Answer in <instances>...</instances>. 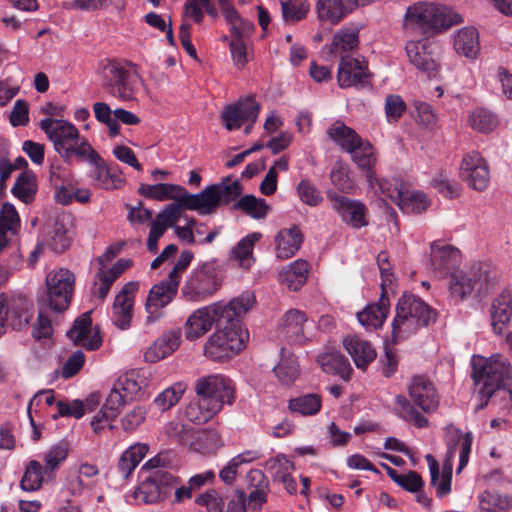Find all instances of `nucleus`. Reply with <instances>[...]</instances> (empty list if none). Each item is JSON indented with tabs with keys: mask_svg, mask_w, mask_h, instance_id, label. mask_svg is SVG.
Masks as SVG:
<instances>
[{
	"mask_svg": "<svg viewBox=\"0 0 512 512\" xmlns=\"http://www.w3.org/2000/svg\"><path fill=\"white\" fill-rule=\"evenodd\" d=\"M445 442L447 445V454L442 465L441 473L436 459L431 454L425 456L431 475V484L436 487V493L439 497H443L451 491L452 461L455 457L457 447H459V465L457 473H460L468 464L473 436L470 432L463 435L460 429L451 425L446 427Z\"/></svg>",
	"mask_w": 512,
	"mask_h": 512,
	"instance_id": "nucleus-1",
	"label": "nucleus"
},
{
	"mask_svg": "<svg viewBox=\"0 0 512 512\" xmlns=\"http://www.w3.org/2000/svg\"><path fill=\"white\" fill-rule=\"evenodd\" d=\"M153 380L154 373L146 368L130 369L119 375L100 410L98 430L105 427L100 425L103 419L109 422L119 415L126 401L140 399Z\"/></svg>",
	"mask_w": 512,
	"mask_h": 512,
	"instance_id": "nucleus-2",
	"label": "nucleus"
},
{
	"mask_svg": "<svg viewBox=\"0 0 512 512\" xmlns=\"http://www.w3.org/2000/svg\"><path fill=\"white\" fill-rule=\"evenodd\" d=\"M472 366V378L483 398L488 400L497 392L512 396V365L505 356L501 354H493L489 358L475 356Z\"/></svg>",
	"mask_w": 512,
	"mask_h": 512,
	"instance_id": "nucleus-3",
	"label": "nucleus"
},
{
	"mask_svg": "<svg viewBox=\"0 0 512 512\" xmlns=\"http://www.w3.org/2000/svg\"><path fill=\"white\" fill-rule=\"evenodd\" d=\"M436 315V311L419 297L404 294L397 303L392 322L393 342L405 340L420 328L428 326L435 321Z\"/></svg>",
	"mask_w": 512,
	"mask_h": 512,
	"instance_id": "nucleus-4",
	"label": "nucleus"
},
{
	"mask_svg": "<svg viewBox=\"0 0 512 512\" xmlns=\"http://www.w3.org/2000/svg\"><path fill=\"white\" fill-rule=\"evenodd\" d=\"M98 76L102 87L114 97L130 101L142 85V79L130 64L105 59L99 63Z\"/></svg>",
	"mask_w": 512,
	"mask_h": 512,
	"instance_id": "nucleus-5",
	"label": "nucleus"
},
{
	"mask_svg": "<svg viewBox=\"0 0 512 512\" xmlns=\"http://www.w3.org/2000/svg\"><path fill=\"white\" fill-rule=\"evenodd\" d=\"M463 22L461 14L450 7L432 2H420L408 7L404 26L408 29L446 30Z\"/></svg>",
	"mask_w": 512,
	"mask_h": 512,
	"instance_id": "nucleus-6",
	"label": "nucleus"
},
{
	"mask_svg": "<svg viewBox=\"0 0 512 512\" xmlns=\"http://www.w3.org/2000/svg\"><path fill=\"white\" fill-rule=\"evenodd\" d=\"M221 328L214 332L204 346L206 357L214 361L230 359L237 355L246 346L248 330L238 322H220Z\"/></svg>",
	"mask_w": 512,
	"mask_h": 512,
	"instance_id": "nucleus-7",
	"label": "nucleus"
},
{
	"mask_svg": "<svg viewBox=\"0 0 512 512\" xmlns=\"http://www.w3.org/2000/svg\"><path fill=\"white\" fill-rule=\"evenodd\" d=\"M241 194V185L238 180L229 178L220 183L208 186L198 194H190L186 190L183 209L197 211L205 215L212 213L221 204H228Z\"/></svg>",
	"mask_w": 512,
	"mask_h": 512,
	"instance_id": "nucleus-8",
	"label": "nucleus"
},
{
	"mask_svg": "<svg viewBox=\"0 0 512 512\" xmlns=\"http://www.w3.org/2000/svg\"><path fill=\"white\" fill-rule=\"evenodd\" d=\"M221 267L217 260L199 263L189 274L182 287V295L189 301H203L221 286Z\"/></svg>",
	"mask_w": 512,
	"mask_h": 512,
	"instance_id": "nucleus-9",
	"label": "nucleus"
},
{
	"mask_svg": "<svg viewBox=\"0 0 512 512\" xmlns=\"http://www.w3.org/2000/svg\"><path fill=\"white\" fill-rule=\"evenodd\" d=\"M486 278V272L478 263L453 270L448 275V300L454 305L467 301L475 291L480 290Z\"/></svg>",
	"mask_w": 512,
	"mask_h": 512,
	"instance_id": "nucleus-10",
	"label": "nucleus"
},
{
	"mask_svg": "<svg viewBox=\"0 0 512 512\" xmlns=\"http://www.w3.org/2000/svg\"><path fill=\"white\" fill-rule=\"evenodd\" d=\"M193 258L194 255L190 250H184L181 252L167 278L150 289L146 300L150 307L158 306L160 308H164L172 301L177 294L182 275L192 262Z\"/></svg>",
	"mask_w": 512,
	"mask_h": 512,
	"instance_id": "nucleus-11",
	"label": "nucleus"
},
{
	"mask_svg": "<svg viewBox=\"0 0 512 512\" xmlns=\"http://www.w3.org/2000/svg\"><path fill=\"white\" fill-rule=\"evenodd\" d=\"M47 302L54 312H63L71 303L75 277L68 269L61 268L46 276Z\"/></svg>",
	"mask_w": 512,
	"mask_h": 512,
	"instance_id": "nucleus-12",
	"label": "nucleus"
},
{
	"mask_svg": "<svg viewBox=\"0 0 512 512\" xmlns=\"http://www.w3.org/2000/svg\"><path fill=\"white\" fill-rule=\"evenodd\" d=\"M39 127L53 143L54 149L63 158L70 159L72 146L80 141L77 128L68 121L53 118L42 119Z\"/></svg>",
	"mask_w": 512,
	"mask_h": 512,
	"instance_id": "nucleus-13",
	"label": "nucleus"
},
{
	"mask_svg": "<svg viewBox=\"0 0 512 512\" xmlns=\"http://www.w3.org/2000/svg\"><path fill=\"white\" fill-rule=\"evenodd\" d=\"M31 303L22 295L7 297L0 294V336L10 326L14 330L25 328L32 318Z\"/></svg>",
	"mask_w": 512,
	"mask_h": 512,
	"instance_id": "nucleus-14",
	"label": "nucleus"
},
{
	"mask_svg": "<svg viewBox=\"0 0 512 512\" xmlns=\"http://www.w3.org/2000/svg\"><path fill=\"white\" fill-rule=\"evenodd\" d=\"M195 393L211 403L220 404L222 410L225 404L232 405L235 400V385L233 381L222 374H211L200 377L195 382Z\"/></svg>",
	"mask_w": 512,
	"mask_h": 512,
	"instance_id": "nucleus-15",
	"label": "nucleus"
},
{
	"mask_svg": "<svg viewBox=\"0 0 512 512\" xmlns=\"http://www.w3.org/2000/svg\"><path fill=\"white\" fill-rule=\"evenodd\" d=\"M460 177L474 190L483 191L488 187L489 167L479 152L471 151L464 155L460 165Z\"/></svg>",
	"mask_w": 512,
	"mask_h": 512,
	"instance_id": "nucleus-16",
	"label": "nucleus"
},
{
	"mask_svg": "<svg viewBox=\"0 0 512 512\" xmlns=\"http://www.w3.org/2000/svg\"><path fill=\"white\" fill-rule=\"evenodd\" d=\"M139 290V283L130 281L126 283L116 295L112 307L114 324L121 330L131 326L133 318L134 297Z\"/></svg>",
	"mask_w": 512,
	"mask_h": 512,
	"instance_id": "nucleus-17",
	"label": "nucleus"
},
{
	"mask_svg": "<svg viewBox=\"0 0 512 512\" xmlns=\"http://www.w3.org/2000/svg\"><path fill=\"white\" fill-rule=\"evenodd\" d=\"M260 105L253 97H246L239 100L236 104L228 105L222 112V120L225 127L229 130H236L241 125L250 121L255 123L258 118Z\"/></svg>",
	"mask_w": 512,
	"mask_h": 512,
	"instance_id": "nucleus-18",
	"label": "nucleus"
},
{
	"mask_svg": "<svg viewBox=\"0 0 512 512\" xmlns=\"http://www.w3.org/2000/svg\"><path fill=\"white\" fill-rule=\"evenodd\" d=\"M220 302L204 306L194 311L185 324V335L196 340L206 334L216 321H220Z\"/></svg>",
	"mask_w": 512,
	"mask_h": 512,
	"instance_id": "nucleus-19",
	"label": "nucleus"
},
{
	"mask_svg": "<svg viewBox=\"0 0 512 512\" xmlns=\"http://www.w3.org/2000/svg\"><path fill=\"white\" fill-rule=\"evenodd\" d=\"M413 404L425 413H433L439 406V395L434 384L425 376H415L408 386Z\"/></svg>",
	"mask_w": 512,
	"mask_h": 512,
	"instance_id": "nucleus-20",
	"label": "nucleus"
},
{
	"mask_svg": "<svg viewBox=\"0 0 512 512\" xmlns=\"http://www.w3.org/2000/svg\"><path fill=\"white\" fill-rule=\"evenodd\" d=\"M369 78L368 65L364 60L342 56L337 73V81L341 88L364 85Z\"/></svg>",
	"mask_w": 512,
	"mask_h": 512,
	"instance_id": "nucleus-21",
	"label": "nucleus"
},
{
	"mask_svg": "<svg viewBox=\"0 0 512 512\" xmlns=\"http://www.w3.org/2000/svg\"><path fill=\"white\" fill-rule=\"evenodd\" d=\"M139 193L147 198L158 201L173 200V203L168 204L163 209L174 205L177 207L178 220L182 217L183 199L186 195V189L183 186L170 183L141 185L139 187Z\"/></svg>",
	"mask_w": 512,
	"mask_h": 512,
	"instance_id": "nucleus-22",
	"label": "nucleus"
},
{
	"mask_svg": "<svg viewBox=\"0 0 512 512\" xmlns=\"http://www.w3.org/2000/svg\"><path fill=\"white\" fill-rule=\"evenodd\" d=\"M307 323L308 318L304 312L291 309L282 317L278 333L290 343L302 344L308 340L306 335Z\"/></svg>",
	"mask_w": 512,
	"mask_h": 512,
	"instance_id": "nucleus-23",
	"label": "nucleus"
},
{
	"mask_svg": "<svg viewBox=\"0 0 512 512\" xmlns=\"http://www.w3.org/2000/svg\"><path fill=\"white\" fill-rule=\"evenodd\" d=\"M332 208L341 216L342 220L354 228L367 225L365 220L366 207L359 201L346 198L336 193H329Z\"/></svg>",
	"mask_w": 512,
	"mask_h": 512,
	"instance_id": "nucleus-24",
	"label": "nucleus"
},
{
	"mask_svg": "<svg viewBox=\"0 0 512 512\" xmlns=\"http://www.w3.org/2000/svg\"><path fill=\"white\" fill-rule=\"evenodd\" d=\"M175 481L172 474L164 470H156L148 481L143 482L135 491V498L143 503L152 504L160 501L162 488L170 486Z\"/></svg>",
	"mask_w": 512,
	"mask_h": 512,
	"instance_id": "nucleus-25",
	"label": "nucleus"
},
{
	"mask_svg": "<svg viewBox=\"0 0 512 512\" xmlns=\"http://www.w3.org/2000/svg\"><path fill=\"white\" fill-rule=\"evenodd\" d=\"M489 318L494 334L502 335L512 319V295L503 292L494 298L489 307Z\"/></svg>",
	"mask_w": 512,
	"mask_h": 512,
	"instance_id": "nucleus-26",
	"label": "nucleus"
},
{
	"mask_svg": "<svg viewBox=\"0 0 512 512\" xmlns=\"http://www.w3.org/2000/svg\"><path fill=\"white\" fill-rule=\"evenodd\" d=\"M431 267L435 272L449 275L461 262V252L454 246L434 242L431 245Z\"/></svg>",
	"mask_w": 512,
	"mask_h": 512,
	"instance_id": "nucleus-27",
	"label": "nucleus"
},
{
	"mask_svg": "<svg viewBox=\"0 0 512 512\" xmlns=\"http://www.w3.org/2000/svg\"><path fill=\"white\" fill-rule=\"evenodd\" d=\"M256 298L252 291H244L237 297L233 298L229 303H220V322H238L242 324L244 317L255 305Z\"/></svg>",
	"mask_w": 512,
	"mask_h": 512,
	"instance_id": "nucleus-28",
	"label": "nucleus"
},
{
	"mask_svg": "<svg viewBox=\"0 0 512 512\" xmlns=\"http://www.w3.org/2000/svg\"><path fill=\"white\" fill-rule=\"evenodd\" d=\"M431 44L428 40L408 41L406 43V53L409 61L419 70L434 76L438 70V64L431 56L429 48Z\"/></svg>",
	"mask_w": 512,
	"mask_h": 512,
	"instance_id": "nucleus-29",
	"label": "nucleus"
},
{
	"mask_svg": "<svg viewBox=\"0 0 512 512\" xmlns=\"http://www.w3.org/2000/svg\"><path fill=\"white\" fill-rule=\"evenodd\" d=\"M390 308V301L385 295V291L379 300L368 304L361 312L357 313L359 323L367 330H377L381 328L386 320Z\"/></svg>",
	"mask_w": 512,
	"mask_h": 512,
	"instance_id": "nucleus-30",
	"label": "nucleus"
},
{
	"mask_svg": "<svg viewBox=\"0 0 512 512\" xmlns=\"http://www.w3.org/2000/svg\"><path fill=\"white\" fill-rule=\"evenodd\" d=\"M343 346L353 359L356 367L362 370H365L377 355L375 348L369 341L356 335L345 337Z\"/></svg>",
	"mask_w": 512,
	"mask_h": 512,
	"instance_id": "nucleus-31",
	"label": "nucleus"
},
{
	"mask_svg": "<svg viewBox=\"0 0 512 512\" xmlns=\"http://www.w3.org/2000/svg\"><path fill=\"white\" fill-rule=\"evenodd\" d=\"M178 221L177 207L172 205L162 209L150 224V232L147 240V249L155 253L158 250V241L168 228L174 226Z\"/></svg>",
	"mask_w": 512,
	"mask_h": 512,
	"instance_id": "nucleus-32",
	"label": "nucleus"
},
{
	"mask_svg": "<svg viewBox=\"0 0 512 512\" xmlns=\"http://www.w3.org/2000/svg\"><path fill=\"white\" fill-rule=\"evenodd\" d=\"M359 46V28L349 25L339 29L333 36L328 50L334 56H351L350 53L355 51Z\"/></svg>",
	"mask_w": 512,
	"mask_h": 512,
	"instance_id": "nucleus-33",
	"label": "nucleus"
},
{
	"mask_svg": "<svg viewBox=\"0 0 512 512\" xmlns=\"http://www.w3.org/2000/svg\"><path fill=\"white\" fill-rule=\"evenodd\" d=\"M98 121L106 124L111 136H116L120 131L119 121L125 125H137L140 119L130 111L120 108L112 111L106 103L98 102Z\"/></svg>",
	"mask_w": 512,
	"mask_h": 512,
	"instance_id": "nucleus-34",
	"label": "nucleus"
},
{
	"mask_svg": "<svg viewBox=\"0 0 512 512\" xmlns=\"http://www.w3.org/2000/svg\"><path fill=\"white\" fill-rule=\"evenodd\" d=\"M180 330H171L156 339L144 353V359L156 363L172 354L180 345Z\"/></svg>",
	"mask_w": 512,
	"mask_h": 512,
	"instance_id": "nucleus-35",
	"label": "nucleus"
},
{
	"mask_svg": "<svg viewBox=\"0 0 512 512\" xmlns=\"http://www.w3.org/2000/svg\"><path fill=\"white\" fill-rule=\"evenodd\" d=\"M91 314L92 310L77 317L66 334L74 345L83 346L90 351L96 349V333L88 339L92 328Z\"/></svg>",
	"mask_w": 512,
	"mask_h": 512,
	"instance_id": "nucleus-36",
	"label": "nucleus"
},
{
	"mask_svg": "<svg viewBox=\"0 0 512 512\" xmlns=\"http://www.w3.org/2000/svg\"><path fill=\"white\" fill-rule=\"evenodd\" d=\"M453 47L458 55L475 59L480 51L477 29L472 26L459 29L453 36Z\"/></svg>",
	"mask_w": 512,
	"mask_h": 512,
	"instance_id": "nucleus-37",
	"label": "nucleus"
},
{
	"mask_svg": "<svg viewBox=\"0 0 512 512\" xmlns=\"http://www.w3.org/2000/svg\"><path fill=\"white\" fill-rule=\"evenodd\" d=\"M302 241L303 235L297 226L280 230L275 236L277 258L292 257L299 250Z\"/></svg>",
	"mask_w": 512,
	"mask_h": 512,
	"instance_id": "nucleus-38",
	"label": "nucleus"
},
{
	"mask_svg": "<svg viewBox=\"0 0 512 512\" xmlns=\"http://www.w3.org/2000/svg\"><path fill=\"white\" fill-rule=\"evenodd\" d=\"M317 362L326 373L338 375L343 380H348L352 367L347 358L336 350H330L318 355Z\"/></svg>",
	"mask_w": 512,
	"mask_h": 512,
	"instance_id": "nucleus-39",
	"label": "nucleus"
},
{
	"mask_svg": "<svg viewBox=\"0 0 512 512\" xmlns=\"http://www.w3.org/2000/svg\"><path fill=\"white\" fill-rule=\"evenodd\" d=\"M223 445L224 440L215 427L197 431L191 442L193 450L204 455L215 454Z\"/></svg>",
	"mask_w": 512,
	"mask_h": 512,
	"instance_id": "nucleus-40",
	"label": "nucleus"
},
{
	"mask_svg": "<svg viewBox=\"0 0 512 512\" xmlns=\"http://www.w3.org/2000/svg\"><path fill=\"white\" fill-rule=\"evenodd\" d=\"M220 404L211 403L207 399L200 397L192 400L185 408V417L188 421L195 424H204L211 420L220 412Z\"/></svg>",
	"mask_w": 512,
	"mask_h": 512,
	"instance_id": "nucleus-41",
	"label": "nucleus"
},
{
	"mask_svg": "<svg viewBox=\"0 0 512 512\" xmlns=\"http://www.w3.org/2000/svg\"><path fill=\"white\" fill-rule=\"evenodd\" d=\"M20 228V217L10 203L3 204L0 211V253L8 244V237L17 234Z\"/></svg>",
	"mask_w": 512,
	"mask_h": 512,
	"instance_id": "nucleus-42",
	"label": "nucleus"
},
{
	"mask_svg": "<svg viewBox=\"0 0 512 512\" xmlns=\"http://www.w3.org/2000/svg\"><path fill=\"white\" fill-rule=\"evenodd\" d=\"M367 181L373 189L378 188L382 196L390 199L397 206L401 203L406 189L401 180L396 178L378 180L373 172H369L367 173Z\"/></svg>",
	"mask_w": 512,
	"mask_h": 512,
	"instance_id": "nucleus-43",
	"label": "nucleus"
},
{
	"mask_svg": "<svg viewBox=\"0 0 512 512\" xmlns=\"http://www.w3.org/2000/svg\"><path fill=\"white\" fill-rule=\"evenodd\" d=\"M309 264L305 260H296L282 269L279 279L293 291L299 290L308 277Z\"/></svg>",
	"mask_w": 512,
	"mask_h": 512,
	"instance_id": "nucleus-44",
	"label": "nucleus"
},
{
	"mask_svg": "<svg viewBox=\"0 0 512 512\" xmlns=\"http://www.w3.org/2000/svg\"><path fill=\"white\" fill-rule=\"evenodd\" d=\"M248 481L249 486L253 488L248 496L249 504L253 508H260L267 501L269 491L267 478L261 470L255 469L248 473Z\"/></svg>",
	"mask_w": 512,
	"mask_h": 512,
	"instance_id": "nucleus-45",
	"label": "nucleus"
},
{
	"mask_svg": "<svg viewBox=\"0 0 512 512\" xmlns=\"http://www.w3.org/2000/svg\"><path fill=\"white\" fill-rule=\"evenodd\" d=\"M316 11L319 20L331 24H338L350 12L342 0H318Z\"/></svg>",
	"mask_w": 512,
	"mask_h": 512,
	"instance_id": "nucleus-46",
	"label": "nucleus"
},
{
	"mask_svg": "<svg viewBox=\"0 0 512 512\" xmlns=\"http://www.w3.org/2000/svg\"><path fill=\"white\" fill-rule=\"evenodd\" d=\"M262 238L259 232H253L242 238L232 249L231 256L244 268H249L254 263L253 248L257 241Z\"/></svg>",
	"mask_w": 512,
	"mask_h": 512,
	"instance_id": "nucleus-47",
	"label": "nucleus"
},
{
	"mask_svg": "<svg viewBox=\"0 0 512 512\" xmlns=\"http://www.w3.org/2000/svg\"><path fill=\"white\" fill-rule=\"evenodd\" d=\"M125 183L123 174L116 164L107 165L98 156V187L105 190L119 189Z\"/></svg>",
	"mask_w": 512,
	"mask_h": 512,
	"instance_id": "nucleus-48",
	"label": "nucleus"
},
{
	"mask_svg": "<svg viewBox=\"0 0 512 512\" xmlns=\"http://www.w3.org/2000/svg\"><path fill=\"white\" fill-rule=\"evenodd\" d=\"M322 407V398L319 394L308 393L292 398L288 402V408L291 412L302 416H313L320 412Z\"/></svg>",
	"mask_w": 512,
	"mask_h": 512,
	"instance_id": "nucleus-49",
	"label": "nucleus"
},
{
	"mask_svg": "<svg viewBox=\"0 0 512 512\" xmlns=\"http://www.w3.org/2000/svg\"><path fill=\"white\" fill-rule=\"evenodd\" d=\"M187 390V384L179 381L160 392L153 400L152 405L159 411L165 412L177 405Z\"/></svg>",
	"mask_w": 512,
	"mask_h": 512,
	"instance_id": "nucleus-50",
	"label": "nucleus"
},
{
	"mask_svg": "<svg viewBox=\"0 0 512 512\" xmlns=\"http://www.w3.org/2000/svg\"><path fill=\"white\" fill-rule=\"evenodd\" d=\"M328 134L346 152L354 151L353 148L361 143V137L340 121L329 128Z\"/></svg>",
	"mask_w": 512,
	"mask_h": 512,
	"instance_id": "nucleus-51",
	"label": "nucleus"
},
{
	"mask_svg": "<svg viewBox=\"0 0 512 512\" xmlns=\"http://www.w3.org/2000/svg\"><path fill=\"white\" fill-rule=\"evenodd\" d=\"M92 398L93 394L85 402L79 399H75L71 403L64 400L57 401L56 407L58 411L53 415V419L56 420L59 417L82 418L87 411L92 412L94 410Z\"/></svg>",
	"mask_w": 512,
	"mask_h": 512,
	"instance_id": "nucleus-52",
	"label": "nucleus"
},
{
	"mask_svg": "<svg viewBox=\"0 0 512 512\" xmlns=\"http://www.w3.org/2000/svg\"><path fill=\"white\" fill-rule=\"evenodd\" d=\"M480 512H508L512 508V497L495 491H484L479 496Z\"/></svg>",
	"mask_w": 512,
	"mask_h": 512,
	"instance_id": "nucleus-53",
	"label": "nucleus"
},
{
	"mask_svg": "<svg viewBox=\"0 0 512 512\" xmlns=\"http://www.w3.org/2000/svg\"><path fill=\"white\" fill-rule=\"evenodd\" d=\"M469 126L480 133H489L498 125V119L494 113L485 108H476L468 116Z\"/></svg>",
	"mask_w": 512,
	"mask_h": 512,
	"instance_id": "nucleus-54",
	"label": "nucleus"
},
{
	"mask_svg": "<svg viewBox=\"0 0 512 512\" xmlns=\"http://www.w3.org/2000/svg\"><path fill=\"white\" fill-rule=\"evenodd\" d=\"M398 415L405 421L413 423L418 428H425L429 425V420L415 409L414 405L404 396L395 397Z\"/></svg>",
	"mask_w": 512,
	"mask_h": 512,
	"instance_id": "nucleus-55",
	"label": "nucleus"
},
{
	"mask_svg": "<svg viewBox=\"0 0 512 512\" xmlns=\"http://www.w3.org/2000/svg\"><path fill=\"white\" fill-rule=\"evenodd\" d=\"M45 469L39 461L31 460L22 476L20 487L27 492L37 491L41 488L44 480Z\"/></svg>",
	"mask_w": 512,
	"mask_h": 512,
	"instance_id": "nucleus-56",
	"label": "nucleus"
},
{
	"mask_svg": "<svg viewBox=\"0 0 512 512\" xmlns=\"http://www.w3.org/2000/svg\"><path fill=\"white\" fill-rule=\"evenodd\" d=\"M274 373L281 383L291 385L299 376L297 358L292 354H282L280 362L274 367Z\"/></svg>",
	"mask_w": 512,
	"mask_h": 512,
	"instance_id": "nucleus-57",
	"label": "nucleus"
},
{
	"mask_svg": "<svg viewBox=\"0 0 512 512\" xmlns=\"http://www.w3.org/2000/svg\"><path fill=\"white\" fill-rule=\"evenodd\" d=\"M354 151H348L352 155L353 161L361 169L373 172L372 168L376 163L374 148L370 142L361 138V143L353 148Z\"/></svg>",
	"mask_w": 512,
	"mask_h": 512,
	"instance_id": "nucleus-58",
	"label": "nucleus"
},
{
	"mask_svg": "<svg viewBox=\"0 0 512 512\" xmlns=\"http://www.w3.org/2000/svg\"><path fill=\"white\" fill-rule=\"evenodd\" d=\"M236 207L255 219L265 218L270 210L264 199L256 198L254 195L243 196L237 202Z\"/></svg>",
	"mask_w": 512,
	"mask_h": 512,
	"instance_id": "nucleus-59",
	"label": "nucleus"
},
{
	"mask_svg": "<svg viewBox=\"0 0 512 512\" xmlns=\"http://www.w3.org/2000/svg\"><path fill=\"white\" fill-rule=\"evenodd\" d=\"M428 205L429 202L424 193L409 191L406 188L398 207L405 213H421Z\"/></svg>",
	"mask_w": 512,
	"mask_h": 512,
	"instance_id": "nucleus-60",
	"label": "nucleus"
},
{
	"mask_svg": "<svg viewBox=\"0 0 512 512\" xmlns=\"http://www.w3.org/2000/svg\"><path fill=\"white\" fill-rule=\"evenodd\" d=\"M34 180L35 177L31 172L20 173L11 190L12 194L25 203L30 202L35 194Z\"/></svg>",
	"mask_w": 512,
	"mask_h": 512,
	"instance_id": "nucleus-61",
	"label": "nucleus"
},
{
	"mask_svg": "<svg viewBox=\"0 0 512 512\" xmlns=\"http://www.w3.org/2000/svg\"><path fill=\"white\" fill-rule=\"evenodd\" d=\"M265 467L271 473L275 481H280L290 475L294 470V464L286 455L278 454L267 460Z\"/></svg>",
	"mask_w": 512,
	"mask_h": 512,
	"instance_id": "nucleus-62",
	"label": "nucleus"
},
{
	"mask_svg": "<svg viewBox=\"0 0 512 512\" xmlns=\"http://www.w3.org/2000/svg\"><path fill=\"white\" fill-rule=\"evenodd\" d=\"M68 451V444L65 441H60L53 445L43 458L45 462V474L49 475L58 468V466L66 460Z\"/></svg>",
	"mask_w": 512,
	"mask_h": 512,
	"instance_id": "nucleus-63",
	"label": "nucleus"
},
{
	"mask_svg": "<svg viewBox=\"0 0 512 512\" xmlns=\"http://www.w3.org/2000/svg\"><path fill=\"white\" fill-rule=\"evenodd\" d=\"M281 9L286 22H297L307 15L309 5L305 0H283Z\"/></svg>",
	"mask_w": 512,
	"mask_h": 512,
	"instance_id": "nucleus-64",
	"label": "nucleus"
}]
</instances>
